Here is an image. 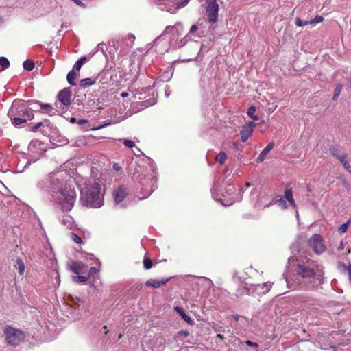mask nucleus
Here are the masks:
<instances>
[{
    "label": "nucleus",
    "mask_w": 351,
    "mask_h": 351,
    "mask_svg": "<svg viewBox=\"0 0 351 351\" xmlns=\"http://www.w3.org/2000/svg\"><path fill=\"white\" fill-rule=\"evenodd\" d=\"M330 153L337 158L338 160H340L342 157H343L346 154L341 153L340 149L337 146H332L330 149Z\"/></svg>",
    "instance_id": "4be33fe9"
},
{
    "label": "nucleus",
    "mask_w": 351,
    "mask_h": 351,
    "mask_svg": "<svg viewBox=\"0 0 351 351\" xmlns=\"http://www.w3.org/2000/svg\"><path fill=\"white\" fill-rule=\"evenodd\" d=\"M30 104L31 105L39 106V107H40V110H39L45 111L49 115H53V114H55V111H54L53 108L51 106H50L49 104H41V103L37 102V101L32 102Z\"/></svg>",
    "instance_id": "2eb2a0df"
},
{
    "label": "nucleus",
    "mask_w": 351,
    "mask_h": 351,
    "mask_svg": "<svg viewBox=\"0 0 351 351\" xmlns=\"http://www.w3.org/2000/svg\"><path fill=\"white\" fill-rule=\"evenodd\" d=\"M73 304L80 306L83 304V301L78 297L72 298Z\"/></svg>",
    "instance_id": "79ce46f5"
},
{
    "label": "nucleus",
    "mask_w": 351,
    "mask_h": 351,
    "mask_svg": "<svg viewBox=\"0 0 351 351\" xmlns=\"http://www.w3.org/2000/svg\"><path fill=\"white\" fill-rule=\"evenodd\" d=\"M237 191L236 187L232 184H227L225 187L224 191H222V195L224 197L230 196V201L228 204V205L232 204L235 202L238 199L234 197V193Z\"/></svg>",
    "instance_id": "9d476101"
},
{
    "label": "nucleus",
    "mask_w": 351,
    "mask_h": 351,
    "mask_svg": "<svg viewBox=\"0 0 351 351\" xmlns=\"http://www.w3.org/2000/svg\"><path fill=\"white\" fill-rule=\"evenodd\" d=\"M63 182L58 178L50 177L40 180L37 186L44 191H49L53 202L63 211H70L75 204L76 193L74 190L63 187Z\"/></svg>",
    "instance_id": "f257e3e1"
},
{
    "label": "nucleus",
    "mask_w": 351,
    "mask_h": 351,
    "mask_svg": "<svg viewBox=\"0 0 351 351\" xmlns=\"http://www.w3.org/2000/svg\"><path fill=\"white\" fill-rule=\"evenodd\" d=\"M58 99L64 107L67 108L71 101V90L69 88L62 90L58 95Z\"/></svg>",
    "instance_id": "6e6552de"
},
{
    "label": "nucleus",
    "mask_w": 351,
    "mask_h": 351,
    "mask_svg": "<svg viewBox=\"0 0 351 351\" xmlns=\"http://www.w3.org/2000/svg\"><path fill=\"white\" fill-rule=\"evenodd\" d=\"M127 194V189L123 186H121L116 189L113 193V196L116 204H118L121 203Z\"/></svg>",
    "instance_id": "f8f14e48"
},
{
    "label": "nucleus",
    "mask_w": 351,
    "mask_h": 351,
    "mask_svg": "<svg viewBox=\"0 0 351 351\" xmlns=\"http://www.w3.org/2000/svg\"><path fill=\"white\" fill-rule=\"evenodd\" d=\"M245 344L248 346H250V347H252L254 348H258V344L256 343H254V342H252L250 340H247L245 341Z\"/></svg>",
    "instance_id": "c03bdc74"
},
{
    "label": "nucleus",
    "mask_w": 351,
    "mask_h": 351,
    "mask_svg": "<svg viewBox=\"0 0 351 351\" xmlns=\"http://www.w3.org/2000/svg\"><path fill=\"white\" fill-rule=\"evenodd\" d=\"M100 184L94 182L86 190H81V201L82 204L90 208H99L104 204L100 196Z\"/></svg>",
    "instance_id": "20e7f679"
},
{
    "label": "nucleus",
    "mask_w": 351,
    "mask_h": 351,
    "mask_svg": "<svg viewBox=\"0 0 351 351\" xmlns=\"http://www.w3.org/2000/svg\"><path fill=\"white\" fill-rule=\"evenodd\" d=\"M202 279L204 281H206L209 285L212 284V281L207 278H202Z\"/></svg>",
    "instance_id": "864d4df0"
},
{
    "label": "nucleus",
    "mask_w": 351,
    "mask_h": 351,
    "mask_svg": "<svg viewBox=\"0 0 351 351\" xmlns=\"http://www.w3.org/2000/svg\"><path fill=\"white\" fill-rule=\"evenodd\" d=\"M84 258L87 260H94V263H95V258H94L93 255L91 254H86Z\"/></svg>",
    "instance_id": "8fccbe9b"
},
{
    "label": "nucleus",
    "mask_w": 351,
    "mask_h": 351,
    "mask_svg": "<svg viewBox=\"0 0 351 351\" xmlns=\"http://www.w3.org/2000/svg\"><path fill=\"white\" fill-rule=\"evenodd\" d=\"M84 121V120H81V121H80V123H82Z\"/></svg>",
    "instance_id": "338daca9"
},
{
    "label": "nucleus",
    "mask_w": 351,
    "mask_h": 351,
    "mask_svg": "<svg viewBox=\"0 0 351 351\" xmlns=\"http://www.w3.org/2000/svg\"><path fill=\"white\" fill-rule=\"evenodd\" d=\"M156 177L154 176H152V178H150V182H151V187L153 188L154 186V184H155L156 182ZM154 189H152L151 191L152 192L154 191Z\"/></svg>",
    "instance_id": "49530a36"
},
{
    "label": "nucleus",
    "mask_w": 351,
    "mask_h": 351,
    "mask_svg": "<svg viewBox=\"0 0 351 351\" xmlns=\"http://www.w3.org/2000/svg\"><path fill=\"white\" fill-rule=\"evenodd\" d=\"M8 116L15 126H19L34 118L32 109L21 100L13 101L8 110Z\"/></svg>",
    "instance_id": "7ed1b4c3"
},
{
    "label": "nucleus",
    "mask_w": 351,
    "mask_h": 351,
    "mask_svg": "<svg viewBox=\"0 0 351 351\" xmlns=\"http://www.w3.org/2000/svg\"><path fill=\"white\" fill-rule=\"evenodd\" d=\"M343 247H344V246H343V242H342V241H341L340 245H339V246L338 247V250H343Z\"/></svg>",
    "instance_id": "4d7b16f0"
},
{
    "label": "nucleus",
    "mask_w": 351,
    "mask_h": 351,
    "mask_svg": "<svg viewBox=\"0 0 351 351\" xmlns=\"http://www.w3.org/2000/svg\"><path fill=\"white\" fill-rule=\"evenodd\" d=\"M341 89H342V85L341 84H337L335 89L333 99H337L339 96Z\"/></svg>",
    "instance_id": "e433bc0d"
},
{
    "label": "nucleus",
    "mask_w": 351,
    "mask_h": 351,
    "mask_svg": "<svg viewBox=\"0 0 351 351\" xmlns=\"http://www.w3.org/2000/svg\"><path fill=\"white\" fill-rule=\"evenodd\" d=\"M283 197L285 199V201L287 200L294 208H297L295 202L293 197V193L291 189H288L287 187L286 188L285 196Z\"/></svg>",
    "instance_id": "aec40b11"
},
{
    "label": "nucleus",
    "mask_w": 351,
    "mask_h": 351,
    "mask_svg": "<svg viewBox=\"0 0 351 351\" xmlns=\"http://www.w3.org/2000/svg\"><path fill=\"white\" fill-rule=\"evenodd\" d=\"M174 310L176 313H178L182 318L186 322L189 324H193V320L191 318L190 316H189L186 313L184 312V309L182 307L180 306H176L174 308Z\"/></svg>",
    "instance_id": "a211bd4d"
},
{
    "label": "nucleus",
    "mask_w": 351,
    "mask_h": 351,
    "mask_svg": "<svg viewBox=\"0 0 351 351\" xmlns=\"http://www.w3.org/2000/svg\"><path fill=\"white\" fill-rule=\"evenodd\" d=\"M169 280V278L162 279V280H156V279H149L146 282V285L149 287H153L154 288H158L161 285H165Z\"/></svg>",
    "instance_id": "f3484780"
},
{
    "label": "nucleus",
    "mask_w": 351,
    "mask_h": 351,
    "mask_svg": "<svg viewBox=\"0 0 351 351\" xmlns=\"http://www.w3.org/2000/svg\"><path fill=\"white\" fill-rule=\"evenodd\" d=\"M71 220L72 219L70 216H66L65 219L62 220V223H66V222H68L69 223H71Z\"/></svg>",
    "instance_id": "603ef678"
},
{
    "label": "nucleus",
    "mask_w": 351,
    "mask_h": 351,
    "mask_svg": "<svg viewBox=\"0 0 351 351\" xmlns=\"http://www.w3.org/2000/svg\"><path fill=\"white\" fill-rule=\"evenodd\" d=\"M95 81L92 78H84L81 80L80 84L82 87L86 88L94 84Z\"/></svg>",
    "instance_id": "b1692460"
},
{
    "label": "nucleus",
    "mask_w": 351,
    "mask_h": 351,
    "mask_svg": "<svg viewBox=\"0 0 351 351\" xmlns=\"http://www.w3.org/2000/svg\"><path fill=\"white\" fill-rule=\"evenodd\" d=\"M296 271L298 276L286 279L288 288L311 291L316 289L318 285L317 281H319V277L313 267L298 263L296 265Z\"/></svg>",
    "instance_id": "f03ea898"
},
{
    "label": "nucleus",
    "mask_w": 351,
    "mask_h": 351,
    "mask_svg": "<svg viewBox=\"0 0 351 351\" xmlns=\"http://www.w3.org/2000/svg\"><path fill=\"white\" fill-rule=\"evenodd\" d=\"M178 335L183 337H187L189 335V332L187 330H180Z\"/></svg>",
    "instance_id": "de8ad7c7"
},
{
    "label": "nucleus",
    "mask_w": 351,
    "mask_h": 351,
    "mask_svg": "<svg viewBox=\"0 0 351 351\" xmlns=\"http://www.w3.org/2000/svg\"><path fill=\"white\" fill-rule=\"evenodd\" d=\"M76 77H77V73H75V71H74L73 69L70 71L68 73L66 78H67V81L70 85H71V86L75 85V80Z\"/></svg>",
    "instance_id": "5701e85b"
},
{
    "label": "nucleus",
    "mask_w": 351,
    "mask_h": 351,
    "mask_svg": "<svg viewBox=\"0 0 351 351\" xmlns=\"http://www.w3.org/2000/svg\"><path fill=\"white\" fill-rule=\"evenodd\" d=\"M206 13L208 21L210 23H215L217 21L219 12V5L217 3V0H206Z\"/></svg>",
    "instance_id": "0eeeda50"
},
{
    "label": "nucleus",
    "mask_w": 351,
    "mask_h": 351,
    "mask_svg": "<svg viewBox=\"0 0 351 351\" xmlns=\"http://www.w3.org/2000/svg\"><path fill=\"white\" fill-rule=\"evenodd\" d=\"M342 164L343 167L351 173V166L349 164V161L346 159V154L339 160Z\"/></svg>",
    "instance_id": "bb28decb"
},
{
    "label": "nucleus",
    "mask_w": 351,
    "mask_h": 351,
    "mask_svg": "<svg viewBox=\"0 0 351 351\" xmlns=\"http://www.w3.org/2000/svg\"><path fill=\"white\" fill-rule=\"evenodd\" d=\"M178 25H181V23H177L176 26H178Z\"/></svg>",
    "instance_id": "69168bd1"
},
{
    "label": "nucleus",
    "mask_w": 351,
    "mask_h": 351,
    "mask_svg": "<svg viewBox=\"0 0 351 351\" xmlns=\"http://www.w3.org/2000/svg\"><path fill=\"white\" fill-rule=\"evenodd\" d=\"M71 238H72V240L76 243H82V239L77 236V234H74V233H72L71 234Z\"/></svg>",
    "instance_id": "37998d69"
},
{
    "label": "nucleus",
    "mask_w": 351,
    "mask_h": 351,
    "mask_svg": "<svg viewBox=\"0 0 351 351\" xmlns=\"http://www.w3.org/2000/svg\"><path fill=\"white\" fill-rule=\"evenodd\" d=\"M348 278L350 280H351V266H350L348 268Z\"/></svg>",
    "instance_id": "13d9d810"
},
{
    "label": "nucleus",
    "mask_w": 351,
    "mask_h": 351,
    "mask_svg": "<svg viewBox=\"0 0 351 351\" xmlns=\"http://www.w3.org/2000/svg\"><path fill=\"white\" fill-rule=\"evenodd\" d=\"M143 265L145 269H149L152 267V261L149 258H145Z\"/></svg>",
    "instance_id": "58836bf2"
},
{
    "label": "nucleus",
    "mask_w": 351,
    "mask_h": 351,
    "mask_svg": "<svg viewBox=\"0 0 351 351\" xmlns=\"http://www.w3.org/2000/svg\"><path fill=\"white\" fill-rule=\"evenodd\" d=\"M298 302L304 303L305 306L312 304L314 300L307 294L300 295L297 298Z\"/></svg>",
    "instance_id": "412c9836"
},
{
    "label": "nucleus",
    "mask_w": 351,
    "mask_h": 351,
    "mask_svg": "<svg viewBox=\"0 0 351 351\" xmlns=\"http://www.w3.org/2000/svg\"><path fill=\"white\" fill-rule=\"evenodd\" d=\"M70 269L75 274L79 275L84 273V269H86L87 267L86 265L81 262L73 261L70 265Z\"/></svg>",
    "instance_id": "ddd939ff"
},
{
    "label": "nucleus",
    "mask_w": 351,
    "mask_h": 351,
    "mask_svg": "<svg viewBox=\"0 0 351 351\" xmlns=\"http://www.w3.org/2000/svg\"><path fill=\"white\" fill-rule=\"evenodd\" d=\"M4 333L8 343L11 346H16L19 345L25 339L24 332L19 329L14 328L10 326L5 328Z\"/></svg>",
    "instance_id": "39448f33"
},
{
    "label": "nucleus",
    "mask_w": 351,
    "mask_h": 351,
    "mask_svg": "<svg viewBox=\"0 0 351 351\" xmlns=\"http://www.w3.org/2000/svg\"><path fill=\"white\" fill-rule=\"evenodd\" d=\"M129 38H130V39H133V40H134V39L135 38V37H134V35H130V36H129Z\"/></svg>",
    "instance_id": "e2e57ef3"
},
{
    "label": "nucleus",
    "mask_w": 351,
    "mask_h": 351,
    "mask_svg": "<svg viewBox=\"0 0 351 351\" xmlns=\"http://www.w3.org/2000/svg\"><path fill=\"white\" fill-rule=\"evenodd\" d=\"M351 223V219H349L346 223H344L343 224H341L339 228H338V231L341 233H345L347 232L348 230V226L350 225V223Z\"/></svg>",
    "instance_id": "7c9ffc66"
},
{
    "label": "nucleus",
    "mask_w": 351,
    "mask_h": 351,
    "mask_svg": "<svg viewBox=\"0 0 351 351\" xmlns=\"http://www.w3.org/2000/svg\"><path fill=\"white\" fill-rule=\"evenodd\" d=\"M350 85L351 86V78H350Z\"/></svg>",
    "instance_id": "774afa93"
},
{
    "label": "nucleus",
    "mask_w": 351,
    "mask_h": 351,
    "mask_svg": "<svg viewBox=\"0 0 351 351\" xmlns=\"http://www.w3.org/2000/svg\"><path fill=\"white\" fill-rule=\"evenodd\" d=\"M123 143L128 147H130V148H132V147H135V144H134V142L131 141V140H128V139H124L123 140Z\"/></svg>",
    "instance_id": "ea45409f"
},
{
    "label": "nucleus",
    "mask_w": 351,
    "mask_h": 351,
    "mask_svg": "<svg viewBox=\"0 0 351 351\" xmlns=\"http://www.w3.org/2000/svg\"><path fill=\"white\" fill-rule=\"evenodd\" d=\"M227 158L226 154L224 152H219L216 156H215V160L219 162L220 165L224 164Z\"/></svg>",
    "instance_id": "393cba45"
},
{
    "label": "nucleus",
    "mask_w": 351,
    "mask_h": 351,
    "mask_svg": "<svg viewBox=\"0 0 351 351\" xmlns=\"http://www.w3.org/2000/svg\"><path fill=\"white\" fill-rule=\"evenodd\" d=\"M95 263L98 264L99 267L98 268L95 267H90V269H89V272H88V277L91 276H93L94 274H97L99 272V268H100V266H101V263H100V262H99V261L98 259L95 260Z\"/></svg>",
    "instance_id": "cd10ccee"
},
{
    "label": "nucleus",
    "mask_w": 351,
    "mask_h": 351,
    "mask_svg": "<svg viewBox=\"0 0 351 351\" xmlns=\"http://www.w3.org/2000/svg\"><path fill=\"white\" fill-rule=\"evenodd\" d=\"M274 143L270 142L258 155L256 159L257 162H263L266 158L267 154L274 148Z\"/></svg>",
    "instance_id": "dca6fc26"
},
{
    "label": "nucleus",
    "mask_w": 351,
    "mask_h": 351,
    "mask_svg": "<svg viewBox=\"0 0 351 351\" xmlns=\"http://www.w3.org/2000/svg\"><path fill=\"white\" fill-rule=\"evenodd\" d=\"M189 1L190 0H182L179 3H175L173 6L175 10L182 8L186 6L189 3Z\"/></svg>",
    "instance_id": "f704fd0d"
},
{
    "label": "nucleus",
    "mask_w": 351,
    "mask_h": 351,
    "mask_svg": "<svg viewBox=\"0 0 351 351\" xmlns=\"http://www.w3.org/2000/svg\"><path fill=\"white\" fill-rule=\"evenodd\" d=\"M254 126L253 122H248L242 127L240 134L243 142H245L252 136Z\"/></svg>",
    "instance_id": "1a4fd4ad"
},
{
    "label": "nucleus",
    "mask_w": 351,
    "mask_h": 351,
    "mask_svg": "<svg viewBox=\"0 0 351 351\" xmlns=\"http://www.w3.org/2000/svg\"><path fill=\"white\" fill-rule=\"evenodd\" d=\"M197 29H198V27H197V26L196 25H193L191 27L189 32L191 34H193V33H195L197 30Z\"/></svg>",
    "instance_id": "3c124183"
},
{
    "label": "nucleus",
    "mask_w": 351,
    "mask_h": 351,
    "mask_svg": "<svg viewBox=\"0 0 351 351\" xmlns=\"http://www.w3.org/2000/svg\"><path fill=\"white\" fill-rule=\"evenodd\" d=\"M308 24H311L310 23V21H304V20H302V19H298V18H297L295 19V25L298 27H303V26L307 25Z\"/></svg>",
    "instance_id": "c9c22d12"
},
{
    "label": "nucleus",
    "mask_w": 351,
    "mask_h": 351,
    "mask_svg": "<svg viewBox=\"0 0 351 351\" xmlns=\"http://www.w3.org/2000/svg\"><path fill=\"white\" fill-rule=\"evenodd\" d=\"M278 204L281 208L284 209L287 208V205L284 197H280V199L278 200Z\"/></svg>",
    "instance_id": "a19ab883"
},
{
    "label": "nucleus",
    "mask_w": 351,
    "mask_h": 351,
    "mask_svg": "<svg viewBox=\"0 0 351 351\" xmlns=\"http://www.w3.org/2000/svg\"><path fill=\"white\" fill-rule=\"evenodd\" d=\"M308 244L317 254H321L326 250V245L323 237L319 234H313L308 240Z\"/></svg>",
    "instance_id": "423d86ee"
},
{
    "label": "nucleus",
    "mask_w": 351,
    "mask_h": 351,
    "mask_svg": "<svg viewBox=\"0 0 351 351\" xmlns=\"http://www.w3.org/2000/svg\"><path fill=\"white\" fill-rule=\"evenodd\" d=\"M136 147V152H134L136 155H139L140 154L142 153L141 151L137 147Z\"/></svg>",
    "instance_id": "6e6d98bb"
},
{
    "label": "nucleus",
    "mask_w": 351,
    "mask_h": 351,
    "mask_svg": "<svg viewBox=\"0 0 351 351\" xmlns=\"http://www.w3.org/2000/svg\"><path fill=\"white\" fill-rule=\"evenodd\" d=\"M324 18L322 16L317 15L313 20L310 21L311 24H317L322 22Z\"/></svg>",
    "instance_id": "4c0bfd02"
},
{
    "label": "nucleus",
    "mask_w": 351,
    "mask_h": 351,
    "mask_svg": "<svg viewBox=\"0 0 351 351\" xmlns=\"http://www.w3.org/2000/svg\"><path fill=\"white\" fill-rule=\"evenodd\" d=\"M271 283L270 282H267L263 284H258L255 285L254 291L258 294H265L269 291L271 288Z\"/></svg>",
    "instance_id": "4468645a"
},
{
    "label": "nucleus",
    "mask_w": 351,
    "mask_h": 351,
    "mask_svg": "<svg viewBox=\"0 0 351 351\" xmlns=\"http://www.w3.org/2000/svg\"><path fill=\"white\" fill-rule=\"evenodd\" d=\"M217 337H219V338L222 339L223 338V336L221 335H218Z\"/></svg>",
    "instance_id": "0e129e2a"
},
{
    "label": "nucleus",
    "mask_w": 351,
    "mask_h": 351,
    "mask_svg": "<svg viewBox=\"0 0 351 351\" xmlns=\"http://www.w3.org/2000/svg\"><path fill=\"white\" fill-rule=\"evenodd\" d=\"M73 280L77 283H83L88 280V276H83L79 274L78 276L73 277Z\"/></svg>",
    "instance_id": "2f4dec72"
},
{
    "label": "nucleus",
    "mask_w": 351,
    "mask_h": 351,
    "mask_svg": "<svg viewBox=\"0 0 351 351\" xmlns=\"http://www.w3.org/2000/svg\"><path fill=\"white\" fill-rule=\"evenodd\" d=\"M114 168L117 171H119V170L120 169V167H119L118 165H117V164L114 165Z\"/></svg>",
    "instance_id": "680f3d73"
},
{
    "label": "nucleus",
    "mask_w": 351,
    "mask_h": 351,
    "mask_svg": "<svg viewBox=\"0 0 351 351\" xmlns=\"http://www.w3.org/2000/svg\"><path fill=\"white\" fill-rule=\"evenodd\" d=\"M145 178H141V180L139 181L140 184L142 185V186H144L145 185Z\"/></svg>",
    "instance_id": "052dcab7"
},
{
    "label": "nucleus",
    "mask_w": 351,
    "mask_h": 351,
    "mask_svg": "<svg viewBox=\"0 0 351 351\" xmlns=\"http://www.w3.org/2000/svg\"><path fill=\"white\" fill-rule=\"evenodd\" d=\"M75 3H76L78 5H82L83 3L81 2L80 0H72Z\"/></svg>",
    "instance_id": "5fc2aeb1"
},
{
    "label": "nucleus",
    "mask_w": 351,
    "mask_h": 351,
    "mask_svg": "<svg viewBox=\"0 0 351 351\" xmlns=\"http://www.w3.org/2000/svg\"><path fill=\"white\" fill-rule=\"evenodd\" d=\"M87 61V58L85 56L82 57L79 59L73 66V70L75 69L77 71H80L82 65Z\"/></svg>",
    "instance_id": "a878e982"
},
{
    "label": "nucleus",
    "mask_w": 351,
    "mask_h": 351,
    "mask_svg": "<svg viewBox=\"0 0 351 351\" xmlns=\"http://www.w3.org/2000/svg\"><path fill=\"white\" fill-rule=\"evenodd\" d=\"M121 96L122 97H126L128 96V93L127 92H123V93H121Z\"/></svg>",
    "instance_id": "bf43d9fd"
},
{
    "label": "nucleus",
    "mask_w": 351,
    "mask_h": 351,
    "mask_svg": "<svg viewBox=\"0 0 351 351\" xmlns=\"http://www.w3.org/2000/svg\"><path fill=\"white\" fill-rule=\"evenodd\" d=\"M256 111V108L254 106H250L247 110V114L253 120L257 121L258 118L257 116L254 115V112Z\"/></svg>",
    "instance_id": "473e14b6"
},
{
    "label": "nucleus",
    "mask_w": 351,
    "mask_h": 351,
    "mask_svg": "<svg viewBox=\"0 0 351 351\" xmlns=\"http://www.w3.org/2000/svg\"><path fill=\"white\" fill-rule=\"evenodd\" d=\"M43 122H38L37 123L33 128L32 131L36 132L41 125H43Z\"/></svg>",
    "instance_id": "09e8293b"
},
{
    "label": "nucleus",
    "mask_w": 351,
    "mask_h": 351,
    "mask_svg": "<svg viewBox=\"0 0 351 351\" xmlns=\"http://www.w3.org/2000/svg\"><path fill=\"white\" fill-rule=\"evenodd\" d=\"M0 66L2 70H5L10 66V62L6 58L0 57Z\"/></svg>",
    "instance_id": "c756f323"
},
{
    "label": "nucleus",
    "mask_w": 351,
    "mask_h": 351,
    "mask_svg": "<svg viewBox=\"0 0 351 351\" xmlns=\"http://www.w3.org/2000/svg\"><path fill=\"white\" fill-rule=\"evenodd\" d=\"M283 197L285 199V201L287 200L294 208H297L295 202L293 197V193L291 189H288L287 187L286 188L285 196Z\"/></svg>",
    "instance_id": "6ab92c4d"
},
{
    "label": "nucleus",
    "mask_w": 351,
    "mask_h": 351,
    "mask_svg": "<svg viewBox=\"0 0 351 351\" xmlns=\"http://www.w3.org/2000/svg\"><path fill=\"white\" fill-rule=\"evenodd\" d=\"M23 66L24 69L27 71H32L34 68V63L31 60H25L23 63Z\"/></svg>",
    "instance_id": "c85d7f7f"
},
{
    "label": "nucleus",
    "mask_w": 351,
    "mask_h": 351,
    "mask_svg": "<svg viewBox=\"0 0 351 351\" xmlns=\"http://www.w3.org/2000/svg\"><path fill=\"white\" fill-rule=\"evenodd\" d=\"M174 28V26H167L166 27V29L161 34L160 36H159L158 38H157L156 40H155V43H156L162 36H163L165 34H166L167 33V30L171 29H173Z\"/></svg>",
    "instance_id": "a18cd8bd"
},
{
    "label": "nucleus",
    "mask_w": 351,
    "mask_h": 351,
    "mask_svg": "<svg viewBox=\"0 0 351 351\" xmlns=\"http://www.w3.org/2000/svg\"><path fill=\"white\" fill-rule=\"evenodd\" d=\"M18 270L20 275H23L25 271V265L23 262L19 259L17 260Z\"/></svg>",
    "instance_id": "72a5a7b5"
},
{
    "label": "nucleus",
    "mask_w": 351,
    "mask_h": 351,
    "mask_svg": "<svg viewBox=\"0 0 351 351\" xmlns=\"http://www.w3.org/2000/svg\"><path fill=\"white\" fill-rule=\"evenodd\" d=\"M232 317L237 322L236 327L241 328V329H243L244 330H246L248 329L249 325H250V322L247 317H245L244 316H240L239 315H233Z\"/></svg>",
    "instance_id": "9b49d317"
}]
</instances>
